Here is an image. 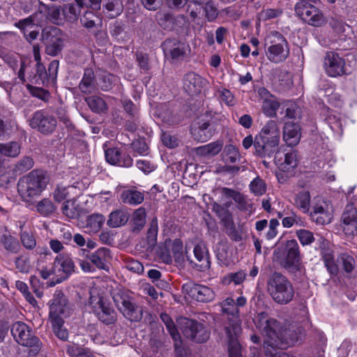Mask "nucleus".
Returning <instances> with one entry per match:
<instances>
[{"label": "nucleus", "instance_id": "393cba45", "mask_svg": "<svg viewBox=\"0 0 357 357\" xmlns=\"http://www.w3.org/2000/svg\"><path fill=\"white\" fill-rule=\"evenodd\" d=\"M319 248L321 250V258L328 271L331 275H336L338 272V268L334 261L333 250L331 243L328 241L321 238H320Z\"/></svg>", "mask_w": 357, "mask_h": 357}, {"label": "nucleus", "instance_id": "f704fd0d", "mask_svg": "<svg viewBox=\"0 0 357 357\" xmlns=\"http://www.w3.org/2000/svg\"><path fill=\"white\" fill-rule=\"evenodd\" d=\"M160 317L166 326V328L174 341V347L176 349H178L181 347V340L180 334L178 333L175 324L172 319L166 313H162Z\"/></svg>", "mask_w": 357, "mask_h": 357}, {"label": "nucleus", "instance_id": "a19ab883", "mask_svg": "<svg viewBox=\"0 0 357 357\" xmlns=\"http://www.w3.org/2000/svg\"><path fill=\"white\" fill-rule=\"evenodd\" d=\"M104 8L110 18H114L122 13L123 7L121 0H106Z\"/></svg>", "mask_w": 357, "mask_h": 357}, {"label": "nucleus", "instance_id": "6e6d98bb", "mask_svg": "<svg viewBox=\"0 0 357 357\" xmlns=\"http://www.w3.org/2000/svg\"><path fill=\"white\" fill-rule=\"evenodd\" d=\"M173 257L176 263L181 264L184 261L183 245L181 240L175 239L172 243Z\"/></svg>", "mask_w": 357, "mask_h": 357}, {"label": "nucleus", "instance_id": "0e129e2a", "mask_svg": "<svg viewBox=\"0 0 357 357\" xmlns=\"http://www.w3.org/2000/svg\"><path fill=\"white\" fill-rule=\"evenodd\" d=\"M282 224L284 227L289 228L294 225L303 226V221L301 218L295 213H292L291 215L285 217L282 220Z\"/></svg>", "mask_w": 357, "mask_h": 357}, {"label": "nucleus", "instance_id": "49530a36", "mask_svg": "<svg viewBox=\"0 0 357 357\" xmlns=\"http://www.w3.org/2000/svg\"><path fill=\"white\" fill-rule=\"evenodd\" d=\"M86 102L91 109L96 113L103 112L107 109V105L105 100L96 96L86 98Z\"/></svg>", "mask_w": 357, "mask_h": 357}, {"label": "nucleus", "instance_id": "c9c22d12", "mask_svg": "<svg viewBox=\"0 0 357 357\" xmlns=\"http://www.w3.org/2000/svg\"><path fill=\"white\" fill-rule=\"evenodd\" d=\"M128 213L121 210H116L109 214L107 225L111 227H119L124 225L128 222Z\"/></svg>", "mask_w": 357, "mask_h": 357}, {"label": "nucleus", "instance_id": "8fccbe9b", "mask_svg": "<svg viewBox=\"0 0 357 357\" xmlns=\"http://www.w3.org/2000/svg\"><path fill=\"white\" fill-rule=\"evenodd\" d=\"M240 158L241 155L235 146L229 144L225 147L223 152V159L225 162L234 163L238 161Z\"/></svg>", "mask_w": 357, "mask_h": 357}, {"label": "nucleus", "instance_id": "412c9836", "mask_svg": "<svg viewBox=\"0 0 357 357\" xmlns=\"http://www.w3.org/2000/svg\"><path fill=\"white\" fill-rule=\"evenodd\" d=\"M257 93L261 100L263 113L268 117L276 116L277 111L280 107V103L276 98L264 87L259 88Z\"/></svg>", "mask_w": 357, "mask_h": 357}, {"label": "nucleus", "instance_id": "4c0bfd02", "mask_svg": "<svg viewBox=\"0 0 357 357\" xmlns=\"http://www.w3.org/2000/svg\"><path fill=\"white\" fill-rule=\"evenodd\" d=\"M195 4L202 6L205 17L208 21L212 22L216 19L218 15V9L213 6L211 1L208 0H192Z\"/></svg>", "mask_w": 357, "mask_h": 357}, {"label": "nucleus", "instance_id": "c85d7f7f", "mask_svg": "<svg viewBox=\"0 0 357 357\" xmlns=\"http://www.w3.org/2000/svg\"><path fill=\"white\" fill-rule=\"evenodd\" d=\"M22 146L18 142L0 143V168L3 165V157L16 158L21 152Z\"/></svg>", "mask_w": 357, "mask_h": 357}, {"label": "nucleus", "instance_id": "6ab92c4d", "mask_svg": "<svg viewBox=\"0 0 357 357\" xmlns=\"http://www.w3.org/2000/svg\"><path fill=\"white\" fill-rule=\"evenodd\" d=\"M344 60L338 54L333 52L326 53L324 60V68L330 77H337L344 75L345 71Z\"/></svg>", "mask_w": 357, "mask_h": 357}, {"label": "nucleus", "instance_id": "9b49d317", "mask_svg": "<svg viewBox=\"0 0 357 357\" xmlns=\"http://www.w3.org/2000/svg\"><path fill=\"white\" fill-rule=\"evenodd\" d=\"M75 271V264L72 259L68 255L60 254L56 257L53 262V279L55 281L50 282V287L62 282L66 280Z\"/></svg>", "mask_w": 357, "mask_h": 357}, {"label": "nucleus", "instance_id": "09e8293b", "mask_svg": "<svg viewBox=\"0 0 357 357\" xmlns=\"http://www.w3.org/2000/svg\"><path fill=\"white\" fill-rule=\"evenodd\" d=\"M80 10L72 3H68L63 6L62 8V15L69 22H75L79 15Z\"/></svg>", "mask_w": 357, "mask_h": 357}, {"label": "nucleus", "instance_id": "a211bd4d", "mask_svg": "<svg viewBox=\"0 0 357 357\" xmlns=\"http://www.w3.org/2000/svg\"><path fill=\"white\" fill-rule=\"evenodd\" d=\"M182 289L184 293L199 302H210L215 298L214 291L204 285L190 282L184 284Z\"/></svg>", "mask_w": 357, "mask_h": 357}, {"label": "nucleus", "instance_id": "2eb2a0df", "mask_svg": "<svg viewBox=\"0 0 357 357\" xmlns=\"http://www.w3.org/2000/svg\"><path fill=\"white\" fill-rule=\"evenodd\" d=\"M50 321L64 320L70 314V307L64 294L61 291H56L53 298L49 302Z\"/></svg>", "mask_w": 357, "mask_h": 357}, {"label": "nucleus", "instance_id": "4d7b16f0", "mask_svg": "<svg viewBox=\"0 0 357 357\" xmlns=\"http://www.w3.org/2000/svg\"><path fill=\"white\" fill-rule=\"evenodd\" d=\"M50 322L56 336L62 340H66L68 337V332L63 326L64 320L50 321Z\"/></svg>", "mask_w": 357, "mask_h": 357}, {"label": "nucleus", "instance_id": "9d476101", "mask_svg": "<svg viewBox=\"0 0 357 357\" xmlns=\"http://www.w3.org/2000/svg\"><path fill=\"white\" fill-rule=\"evenodd\" d=\"M295 12L303 21L311 26H321L326 23L322 12L307 2L298 1L295 5Z\"/></svg>", "mask_w": 357, "mask_h": 357}, {"label": "nucleus", "instance_id": "ddd939ff", "mask_svg": "<svg viewBox=\"0 0 357 357\" xmlns=\"http://www.w3.org/2000/svg\"><path fill=\"white\" fill-rule=\"evenodd\" d=\"M183 335L196 342H204L209 337V333L203 324L187 318L178 320Z\"/></svg>", "mask_w": 357, "mask_h": 357}, {"label": "nucleus", "instance_id": "f03ea898", "mask_svg": "<svg viewBox=\"0 0 357 357\" xmlns=\"http://www.w3.org/2000/svg\"><path fill=\"white\" fill-rule=\"evenodd\" d=\"M222 312L231 317L229 318L225 326V332L228 342V352L229 357H242L241 347L238 342V335L241 332V320L238 316V309L235 301L227 298L222 303Z\"/></svg>", "mask_w": 357, "mask_h": 357}, {"label": "nucleus", "instance_id": "58836bf2", "mask_svg": "<svg viewBox=\"0 0 357 357\" xmlns=\"http://www.w3.org/2000/svg\"><path fill=\"white\" fill-rule=\"evenodd\" d=\"M42 14V10L40 11L39 13H36L34 16H30L26 19L20 20L18 22L15 23V26L20 29L24 33V36H26V33L35 26H40V22L36 20V18L38 15Z\"/></svg>", "mask_w": 357, "mask_h": 357}, {"label": "nucleus", "instance_id": "ea45409f", "mask_svg": "<svg viewBox=\"0 0 357 357\" xmlns=\"http://www.w3.org/2000/svg\"><path fill=\"white\" fill-rule=\"evenodd\" d=\"M222 144L218 142H212L197 148V153L203 156H213L220 152Z\"/></svg>", "mask_w": 357, "mask_h": 357}, {"label": "nucleus", "instance_id": "c03bdc74", "mask_svg": "<svg viewBox=\"0 0 357 357\" xmlns=\"http://www.w3.org/2000/svg\"><path fill=\"white\" fill-rule=\"evenodd\" d=\"M172 41L166 40L163 44L165 50L168 51L173 59H178L185 54L187 47L183 43H178L172 48Z\"/></svg>", "mask_w": 357, "mask_h": 357}, {"label": "nucleus", "instance_id": "1a4fd4ad", "mask_svg": "<svg viewBox=\"0 0 357 357\" xmlns=\"http://www.w3.org/2000/svg\"><path fill=\"white\" fill-rule=\"evenodd\" d=\"M11 332L16 341L21 345L30 347L29 355L37 354L41 348L40 340L33 335L29 327L22 322L15 323L11 328Z\"/></svg>", "mask_w": 357, "mask_h": 357}, {"label": "nucleus", "instance_id": "b1692460", "mask_svg": "<svg viewBox=\"0 0 357 357\" xmlns=\"http://www.w3.org/2000/svg\"><path fill=\"white\" fill-rule=\"evenodd\" d=\"M206 84L205 79L192 72L186 74L183 79V89L190 95L201 93Z\"/></svg>", "mask_w": 357, "mask_h": 357}, {"label": "nucleus", "instance_id": "cd10ccee", "mask_svg": "<svg viewBox=\"0 0 357 357\" xmlns=\"http://www.w3.org/2000/svg\"><path fill=\"white\" fill-rule=\"evenodd\" d=\"M275 165L283 172L292 171L298 165V157L295 151H291L285 153L283 158H279L278 155L274 158Z\"/></svg>", "mask_w": 357, "mask_h": 357}, {"label": "nucleus", "instance_id": "4be33fe9", "mask_svg": "<svg viewBox=\"0 0 357 357\" xmlns=\"http://www.w3.org/2000/svg\"><path fill=\"white\" fill-rule=\"evenodd\" d=\"M31 127L37 128L41 132L50 133L54 130L56 120L52 116L45 114L42 111L34 113L30 121Z\"/></svg>", "mask_w": 357, "mask_h": 357}, {"label": "nucleus", "instance_id": "aec40b11", "mask_svg": "<svg viewBox=\"0 0 357 357\" xmlns=\"http://www.w3.org/2000/svg\"><path fill=\"white\" fill-rule=\"evenodd\" d=\"M284 249L286 257L281 261V265L284 268L294 271L298 268L301 261L298 244L294 239L287 241Z\"/></svg>", "mask_w": 357, "mask_h": 357}, {"label": "nucleus", "instance_id": "6e6552de", "mask_svg": "<svg viewBox=\"0 0 357 357\" xmlns=\"http://www.w3.org/2000/svg\"><path fill=\"white\" fill-rule=\"evenodd\" d=\"M112 295L116 307L126 318L132 321L141 318V310L133 303L128 290L116 288L112 291Z\"/></svg>", "mask_w": 357, "mask_h": 357}, {"label": "nucleus", "instance_id": "3c124183", "mask_svg": "<svg viewBox=\"0 0 357 357\" xmlns=\"http://www.w3.org/2000/svg\"><path fill=\"white\" fill-rule=\"evenodd\" d=\"M67 353L70 357H93V353L89 349L77 344L68 345Z\"/></svg>", "mask_w": 357, "mask_h": 357}, {"label": "nucleus", "instance_id": "79ce46f5", "mask_svg": "<svg viewBox=\"0 0 357 357\" xmlns=\"http://www.w3.org/2000/svg\"><path fill=\"white\" fill-rule=\"evenodd\" d=\"M36 208L42 216L47 217L54 212L56 207L50 199L45 198L36 204Z\"/></svg>", "mask_w": 357, "mask_h": 357}, {"label": "nucleus", "instance_id": "c756f323", "mask_svg": "<svg viewBox=\"0 0 357 357\" xmlns=\"http://www.w3.org/2000/svg\"><path fill=\"white\" fill-rule=\"evenodd\" d=\"M311 196L310 192L303 189L296 192L294 197V205L304 213L310 211Z\"/></svg>", "mask_w": 357, "mask_h": 357}, {"label": "nucleus", "instance_id": "603ef678", "mask_svg": "<svg viewBox=\"0 0 357 357\" xmlns=\"http://www.w3.org/2000/svg\"><path fill=\"white\" fill-rule=\"evenodd\" d=\"M146 213L143 207H139L135 211L132 215V222L135 229L140 230L146 223Z\"/></svg>", "mask_w": 357, "mask_h": 357}, {"label": "nucleus", "instance_id": "f3484780", "mask_svg": "<svg viewBox=\"0 0 357 357\" xmlns=\"http://www.w3.org/2000/svg\"><path fill=\"white\" fill-rule=\"evenodd\" d=\"M63 35L56 26L47 27L43 31V40L46 45V52L49 55L56 56L63 47Z\"/></svg>", "mask_w": 357, "mask_h": 357}, {"label": "nucleus", "instance_id": "423d86ee", "mask_svg": "<svg viewBox=\"0 0 357 357\" xmlns=\"http://www.w3.org/2000/svg\"><path fill=\"white\" fill-rule=\"evenodd\" d=\"M303 337L301 330L287 328L280 324V328L275 330L271 339H265L264 348L270 347L275 351V349H286L294 346Z\"/></svg>", "mask_w": 357, "mask_h": 357}, {"label": "nucleus", "instance_id": "72a5a7b5", "mask_svg": "<svg viewBox=\"0 0 357 357\" xmlns=\"http://www.w3.org/2000/svg\"><path fill=\"white\" fill-rule=\"evenodd\" d=\"M105 218L99 213H94L87 217L84 228L89 234L97 233L102 227Z\"/></svg>", "mask_w": 357, "mask_h": 357}, {"label": "nucleus", "instance_id": "e2e57ef3", "mask_svg": "<svg viewBox=\"0 0 357 357\" xmlns=\"http://www.w3.org/2000/svg\"><path fill=\"white\" fill-rule=\"evenodd\" d=\"M340 260L342 264L344 271L348 273L353 271L355 267V260L352 256L347 253H342L340 255Z\"/></svg>", "mask_w": 357, "mask_h": 357}, {"label": "nucleus", "instance_id": "473e14b6", "mask_svg": "<svg viewBox=\"0 0 357 357\" xmlns=\"http://www.w3.org/2000/svg\"><path fill=\"white\" fill-rule=\"evenodd\" d=\"M79 88L82 93L85 94H90L96 91V87L94 82V73L91 70L87 69L85 70L84 76L79 84Z\"/></svg>", "mask_w": 357, "mask_h": 357}, {"label": "nucleus", "instance_id": "338daca9", "mask_svg": "<svg viewBox=\"0 0 357 357\" xmlns=\"http://www.w3.org/2000/svg\"><path fill=\"white\" fill-rule=\"evenodd\" d=\"M296 236L303 245H310L314 241L313 234L310 231L306 229L298 230L296 231Z\"/></svg>", "mask_w": 357, "mask_h": 357}, {"label": "nucleus", "instance_id": "a18cd8bd", "mask_svg": "<svg viewBox=\"0 0 357 357\" xmlns=\"http://www.w3.org/2000/svg\"><path fill=\"white\" fill-rule=\"evenodd\" d=\"M0 243L7 251L11 253H17L20 250L18 241L10 234H3L1 237Z\"/></svg>", "mask_w": 357, "mask_h": 357}, {"label": "nucleus", "instance_id": "a878e982", "mask_svg": "<svg viewBox=\"0 0 357 357\" xmlns=\"http://www.w3.org/2000/svg\"><path fill=\"white\" fill-rule=\"evenodd\" d=\"M105 159L111 165L130 167L132 165V159L126 153L121 152L118 149H108L105 151Z\"/></svg>", "mask_w": 357, "mask_h": 357}, {"label": "nucleus", "instance_id": "13d9d810", "mask_svg": "<svg viewBox=\"0 0 357 357\" xmlns=\"http://www.w3.org/2000/svg\"><path fill=\"white\" fill-rule=\"evenodd\" d=\"M20 240L23 246L27 250H33L36 246V240L31 232L26 231H22Z\"/></svg>", "mask_w": 357, "mask_h": 357}, {"label": "nucleus", "instance_id": "f8f14e48", "mask_svg": "<svg viewBox=\"0 0 357 357\" xmlns=\"http://www.w3.org/2000/svg\"><path fill=\"white\" fill-rule=\"evenodd\" d=\"M339 228L349 239L357 236V209L353 204L345 206L340 219Z\"/></svg>", "mask_w": 357, "mask_h": 357}, {"label": "nucleus", "instance_id": "f257e3e1", "mask_svg": "<svg viewBox=\"0 0 357 357\" xmlns=\"http://www.w3.org/2000/svg\"><path fill=\"white\" fill-rule=\"evenodd\" d=\"M280 133L279 123L274 120L268 121L255 137V153L261 158H271L278 149Z\"/></svg>", "mask_w": 357, "mask_h": 357}, {"label": "nucleus", "instance_id": "7ed1b4c3", "mask_svg": "<svg viewBox=\"0 0 357 357\" xmlns=\"http://www.w3.org/2000/svg\"><path fill=\"white\" fill-rule=\"evenodd\" d=\"M48 181L43 171L33 170L18 181V193L24 202L31 203L45 189Z\"/></svg>", "mask_w": 357, "mask_h": 357}, {"label": "nucleus", "instance_id": "39448f33", "mask_svg": "<svg viewBox=\"0 0 357 357\" xmlns=\"http://www.w3.org/2000/svg\"><path fill=\"white\" fill-rule=\"evenodd\" d=\"M289 43L281 33L273 31L267 36L265 54L268 61L274 63H282L289 57Z\"/></svg>", "mask_w": 357, "mask_h": 357}, {"label": "nucleus", "instance_id": "69168bd1", "mask_svg": "<svg viewBox=\"0 0 357 357\" xmlns=\"http://www.w3.org/2000/svg\"><path fill=\"white\" fill-rule=\"evenodd\" d=\"M33 166V160L30 157H24L15 165V171L22 173L31 169Z\"/></svg>", "mask_w": 357, "mask_h": 357}, {"label": "nucleus", "instance_id": "e433bc0d", "mask_svg": "<svg viewBox=\"0 0 357 357\" xmlns=\"http://www.w3.org/2000/svg\"><path fill=\"white\" fill-rule=\"evenodd\" d=\"M193 252L195 258L201 263L200 266L203 268H209L210 261L206 245L203 243H198L195 246Z\"/></svg>", "mask_w": 357, "mask_h": 357}, {"label": "nucleus", "instance_id": "bb28decb", "mask_svg": "<svg viewBox=\"0 0 357 357\" xmlns=\"http://www.w3.org/2000/svg\"><path fill=\"white\" fill-rule=\"evenodd\" d=\"M301 132L300 126L289 121L285 123L283 128V139L287 146L297 145L301 139Z\"/></svg>", "mask_w": 357, "mask_h": 357}, {"label": "nucleus", "instance_id": "5fc2aeb1", "mask_svg": "<svg viewBox=\"0 0 357 357\" xmlns=\"http://www.w3.org/2000/svg\"><path fill=\"white\" fill-rule=\"evenodd\" d=\"M44 11L47 13V17L55 24H59L62 21L60 8L54 5L44 6Z\"/></svg>", "mask_w": 357, "mask_h": 357}, {"label": "nucleus", "instance_id": "de8ad7c7", "mask_svg": "<svg viewBox=\"0 0 357 357\" xmlns=\"http://www.w3.org/2000/svg\"><path fill=\"white\" fill-rule=\"evenodd\" d=\"M16 268L22 273H28L32 269L30 257L26 255L17 257L15 260Z\"/></svg>", "mask_w": 357, "mask_h": 357}, {"label": "nucleus", "instance_id": "052dcab7", "mask_svg": "<svg viewBox=\"0 0 357 357\" xmlns=\"http://www.w3.org/2000/svg\"><path fill=\"white\" fill-rule=\"evenodd\" d=\"M63 213L70 218H73L77 215V210L74 199L66 200L62 206Z\"/></svg>", "mask_w": 357, "mask_h": 357}, {"label": "nucleus", "instance_id": "5701e85b", "mask_svg": "<svg viewBox=\"0 0 357 357\" xmlns=\"http://www.w3.org/2000/svg\"><path fill=\"white\" fill-rule=\"evenodd\" d=\"M256 326L262 331L266 339H271L275 330L280 328V323L275 319L270 318L267 314L261 312L254 319Z\"/></svg>", "mask_w": 357, "mask_h": 357}, {"label": "nucleus", "instance_id": "20e7f679", "mask_svg": "<svg viewBox=\"0 0 357 357\" xmlns=\"http://www.w3.org/2000/svg\"><path fill=\"white\" fill-rule=\"evenodd\" d=\"M266 289L273 300L278 304H287L294 296V289L291 282L280 273L275 272L268 277Z\"/></svg>", "mask_w": 357, "mask_h": 357}, {"label": "nucleus", "instance_id": "864d4df0", "mask_svg": "<svg viewBox=\"0 0 357 357\" xmlns=\"http://www.w3.org/2000/svg\"><path fill=\"white\" fill-rule=\"evenodd\" d=\"M73 188V186L59 183L56 185L53 192V197L57 202H61L66 199L70 195V190Z\"/></svg>", "mask_w": 357, "mask_h": 357}, {"label": "nucleus", "instance_id": "680f3d73", "mask_svg": "<svg viewBox=\"0 0 357 357\" xmlns=\"http://www.w3.org/2000/svg\"><path fill=\"white\" fill-rule=\"evenodd\" d=\"M282 13V10L280 8H266L263 9L259 13L258 17L261 20H268L275 18Z\"/></svg>", "mask_w": 357, "mask_h": 357}, {"label": "nucleus", "instance_id": "37998d69", "mask_svg": "<svg viewBox=\"0 0 357 357\" xmlns=\"http://www.w3.org/2000/svg\"><path fill=\"white\" fill-rule=\"evenodd\" d=\"M208 126L209 123L204 122L198 128L192 129V134L195 139L201 142L208 140L213 135L211 129L208 128Z\"/></svg>", "mask_w": 357, "mask_h": 357}, {"label": "nucleus", "instance_id": "2f4dec72", "mask_svg": "<svg viewBox=\"0 0 357 357\" xmlns=\"http://www.w3.org/2000/svg\"><path fill=\"white\" fill-rule=\"evenodd\" d=\"M120 199L124 204L137 205L144 201V195L135 189L123 190L120 195Z\"/></svg>", "mask_w": 357, "mask_h": 357}, {"label": "nucleus", "instance_id": "bf43d9fd", "mask_svg": "<svg viewBox=\"0 0 357 357\" xmlns=\"http://www.w3.org/2000/svg\"><path fill=\"white\" fill-rule=\"evenodd\" d=\"M250 188L255 195L260 196L265 193L266 185L262 179L257 177L250 183Z\"/></svg>", "mask_w": 357, "mask_h": 357}, {"label": "nucleus", "instance_id": "4468645a", "mask_svg": "<svg viewBox=\"0 0 357 357\" xmlns=\"http://www.w3.org/2000/svg\"><path fill=\"white\" fill-rule=\"evenodd\" d=\"M89 305L98 319L105 324H112L116 319L115 311L107 304L99 295H91L89 298Z\"/></svg>", "mask_w": 357, "mask_h": 357}, {"label": "nucleus", "instance_id": "0eeeda50", "mask_svg": "<svg viewBox=\"0 0 357 357\" xmlns=\"http://www.w3.org/2000/svg\"><path fill=\"white\" fill-rule=\"evenodd\" d=\"M112 259L110 250L100 248L89 254L86 259H79L77 263L84 273H94L96 269L108 271Z\"/></svg>", "mask_w": 357, "mask_h": 357}, {"label": "nucleus", "instance_id": "774afa93", "mask_svg": "<svg viewBox=\"0 0 357 357\" xmlns=\"http://www.w3.org/2000/svg\"><path fill=\"white\" fill-rule=\"evenodd\" d=\"M218 96L222 102L228 106H233L236 103V100L232 93L227 89H220L218 91Z\"/></svg>", "mask_w": 357, "mask_h": 357}, {"label": "nucleus", "instance_id": "dca6fc26", "mask_svg": "<svg viewBox=\"0 0 357 357\" xmlns=\"http://www.w3.org/2000/svg\"><path fill=\"white\" fill-rule=\"evenodd\" d=\"M333 206L329 202L317 198L313 203L310 216L316 223L327 225L333 220Z\"/></svg>", "mask_w": 357, "mask_h": 357}, {"label": "nucleus", "instance_id": "7c9ffc66", "mask_svg": "<svg viewBox=\"0 0 357 357\" xmlns=\"http://www.w3.org/2000/svg\"><path fill=\"white\" fill-rule=\"evenodd\" d=\"M218 260L220 264L228 266L231 262L232 252L227 241H221L215 246V250Z\"/></svg>", "mask_w": 357, "mask_h": 357}]
</instances>
